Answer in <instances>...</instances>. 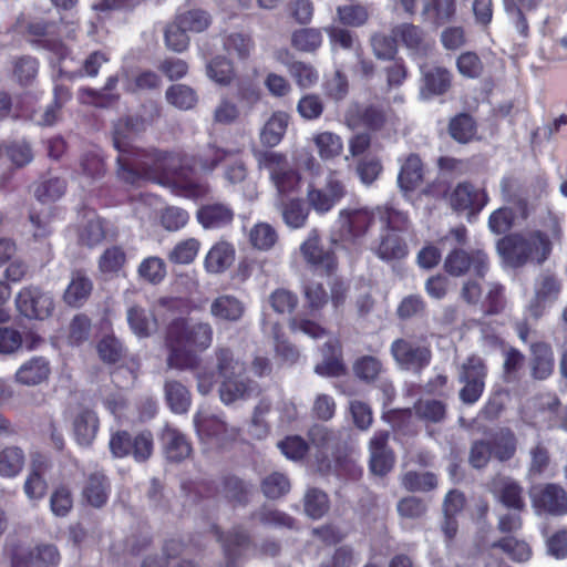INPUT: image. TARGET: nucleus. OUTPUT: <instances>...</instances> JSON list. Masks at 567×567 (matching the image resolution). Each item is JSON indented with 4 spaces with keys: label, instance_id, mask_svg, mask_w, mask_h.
Here are the masks:
<instances>
[{
    "label": "nucleus",
    "instance_id": "nucleus-1",
    "mask_svg": "<svg viewBox=\"0 0 567 567\" xmlns=\"http://www.w3.org/2000/svg\"><path fill=\"white\" fill-rule=\"evenodd\" d=\"M136 135L131 130H118V121L113 130V145L118 152L117 176L128 185L141 181L169 184L183 176L184 155L179 152L163 151L156 147H136Z\"/></svg>",
    "mask_w": 567,
    "mask_h": 567
},
{
    "label": "nucleus",
    "instance_id": "nucleus-2",
    "mask_svg": "<svg viewBox=\"0 0 567 567\" xmlns=\"http://www.w3.org/2000/svg\"><path fill=\"white\" fill-rule=\"evenodd\" d=\"M213 339L214 330L209 322L187 317L173 319L165 331L167 365L182 371L198 369L199 354L210 348Z\"/></svg>",
    "mask_w": 567,
    "mask_h": 567
},
{
    "label": "nucleus",
    "instance_id": "nucleus-3",
    "mask_svg": "<svg viewBox=\"0 0 567 567\" xmlns=\"http://www.w3.org/2000/svg\"><path fill=\"white\" fill-rule=\"evenodd\" d=\"M545 229H534L525 234L513 233L497 241V250L507 264L515 268L528 262L543 265L553 252V245L560 243L563 227L559 218L549 216Z\"/></svg>",
    "mask_w": 567,
    "mask_h": 567
},
{
    "label": "nucleus",
    "instance_id": "nucleus-4",
    "mask_svg": "<svg viewBox=\"0 0 567 567\" xmlns=\"http://www.w3.org/2000/svg\"><path fill=\"white\" fill-rule=\"evenodd\" d=\"M215 355L217 372L223 378L219 385V398L223 403L228 405L237 400L258 396L261 393L262 390L256 381L237 374L239 362L229 348H218Z\"/></svg>",
    "mask_w": 567,
    "mask_h": 567
},
{
    "label": "nucleus",
    "instance_id": "nucleus-5",
    "mask_svg": "<svg viewBox=\"0 0 567 567\" xmlns=\"http://www.w3.org/2000/svg\"><path fill=\"white\" fill-rule=\"evenodd\" d=\"M258 164L260 168L268 171L270 181L281 197L299 190L301 174L288 162L285 154L274 151L261 152L258 155Z\"/></svg>",
    "mask_w": 567,
    "mask_h": 567
},
{
    "label": "nucleus",
    "instance_id": "nucleus-6",
    "mask_svg": "<svg viewBox=\"0 0 567 567\" xmlns=\"http://www.w3.org/2000/svg\"><path fill=\"white\" fill-rule=\"evenodd\" d=\"M348 195V183L343 172L330 169L321 187L310 184L307 189V203L318 214L332 210Z\"/></svg>",
    "mask_w": 567,
    "mask_h": 567
},
{
    "label": "nucleus",
    "instance_id": "nucleus-7",
    "mask_svg": "<svg viewBox=\"0 0 567 567\" xmlns=\"http://www.w3.org/2000/svg\"><path fill=\"white\" fill-rule=\"evenodd\" d=\"M109 447L116 458L131 456L135 462L144 463L153 455L154 437L150 430L136 433L118 430L111 434Z\"/></svg>",
    "mask_w": 567,
    "mask_h": 567
},
{
    "label": "nucleus",
    "instance_id": "nucleus-8",
    "mask_svg": "<svg viewBox=\"0 0 567 567\" xmlns=\"http://www.w3.org/2000/svg\"><path fill=\"white\" fill-rule=\"evenodd\" d=\"M14 306L17 312L28 320H47L55 310L52 292L39 285L22 287L16 295Z\"/></svg>",
    "mask_w": 567,
    "mask_h": 567
},
{
    "label": "nucleus",
    "instance_id": "nucleus-9",
    "mask_svg": "<svg viewBox=\"0 0 567 567\" xmlns=\"http://www.w3.org/2000/svg\"><path fill=\"white\" fill-rule=\"evenodd\" d=\"M489 268L487 254L482 249L451 247L443 262L444 271L452 277H462L472 271L476 277L484 278Z\"/></svg>",
    "mask_w": 567,
    "mask_h": 567
},
{
    "label": "nucleus",
    "instance_id": "nucleus-10",
    "mask_svg": "<svg viewBox=\"0 0 567 567\" xmlns=\"http://www.w3.org/2000/svg\"><path fill=\"white\" fill-rule=\"evenodd\" d=\"M301 255L308 268L321 277L333 276L339 266L337 254L332 246H324L317 234L312 231L300 246Z\"/></svg>",
    "mask_w": 567,
    "mask_h": 567
},
{
    "label": "nucleus",
    "instance_id": "nucleus-11",
    "mask_svg": "<svg viewBox=\"0 0 567 567\" xmlns=\"http://www.w3.org/2000/svg\"><path fill=\"white\" fill-rule=\"evenodd\" d=\"M11 567H56L61 556L56 546L40 544L34 548L21 543H13L9 547Z\"/></svg>",
    "mask_w": 567,
    "mask_h": 567
},
{
    "label": "nucleus",
    "instance_id": "nucleus-12",
    "mask_svg": "<svg viewBox=\"0 0 567 567\" xmlns=\"http://www.w3.org/2000/svg\"><path fill=\"white\" fill-rule=\"evenodd\" d=\"M489 200L484 188H477L468 181L460 182L450 189L447 205L457 213H465L467 216L478 215Z\"/></svg>",
    "mask_w": 567,
    "mask_h": 567
},
{
    "label": "nucleus",
    "instance_id": "nucleus-13",
    "mask_svg": "<svg viewBox=\"0 0 567 567\" xmlns=\"http://www.w3.org/2000/svg\"><path fill=\"white\" fill-rule=\"evenodd\" d=\"M216 540L221 545L225 556V567H237V561L243 551L247 549L251 543L250 535L241 526L233 527L228 533H224L217 524L209 526Z\"/></svg>",
    "mask_w": 567,
    "mask_h": 567
},
{
    "label": "nucleus",
    "instance_id": "nucleus-14",
    "mask_svg": "<svg viewBox=\"0 0 567 567\" xmlns=\"http://www.w3.org/2000/svg\"><path fill=\"white\" fill-rule=\"evenodd\" d=\"M392 33L412 56L425 58L435 45V41L427 32L421 25L413 22L396 24L393 27Z\"/></svg>",
    "mask_w": 567,
    "mask_h": 567
},
{
    "label": "nucleus",
    "instance_id": "nucleus-15",
    "mask_svg": "<svg viewBox=\"0 0 567 567\" xmlns=\"http://www.w3.org/2000/svg\"><path fill=\"white\" fill-rule=\"evenodd\" d=\"M390 433L385 430L377 431L369 442V468L372 474L385 476L395 464V454L389 445Z\"/></svg>",
    "mask_w": 567,
    "mask_h": 567
},
{
    "label": "nucleus",
    "instance_id": "nucleus-16",
    "mask_svg": "<svg viewBox=\"0 0 567 567\" xmlns=\"http://www.w3.org/2000/svg\"><path fill=\"white\" fill-rule=\"evenodd\" d=\"M532 502L537 512L551 516L567 515V492L559 484L547 483L536 487Z\"/></svg>",
    "mask_w": 567,
    "mask_h": 567
},
{
    "label": "nucleus",
    "instance_id": "nucleus-17",
    "mask_svg": "<svg viewBox=\"0 0 567 567\" xmlns=\"http://www.w3.org/2000/svg\"><path fill=\"white\" fill-rule=\"evenodd\" d=\"M391 354L400 365L419 372L425 369L432 360V352L429 347L416 346L403 338L392 342Z\"/></svg>",
    "mask_w": 567,
    "mask_h": 567
},
{
    "label": "nucleus",
    "instance_id": "nucleus-18",
    "mask_svg": "<svg viewBox=\"0 0 567 567\" xmlns=\"http://www.w3.org/2000/svg\"><path fill=\"white\" fill-rule=\"evenodd\" d=\"M165 458L171 463H182L190 457L193 446L188 437L178 429L165 425L159 435Z\"/></svg>",
    "mask_w": 567,
    "mask_h": 567
},
{
    "label": "nucleus",
    "instance_id": "nucleus-19",
    "mask_svg": "<svg viewBox=\"0 0 567 567\" xmlns=\"http://www.w3.org/2000/svg\"><path fill=\"white\" fill-rule=\"evenodd\" d=\"M529 371L534 380H546L555 370V354L549 342L538 340L529 343Z\"/></svg>",
    "mask_w": 567,
    "mask_h": 567
},
{
    "label": "nucleus",
    "instance_id": "nucleus-20",
    "mask_svg": "<svg viewBox=\"0 0 567 567\" xmlns=\"http://www.w3.org/2000/svg\"><path fill=\"white\" fill-rule=\"evenodd\" d=\"M338 218L342 230L352 238H361L368 234L374 224L377 218L375 208H344L339 212Z\"/></svg>",
    "mask_w": 567,
    "mask_h": 567
},
{
    "label": "nucleus",
    "instance_id": "nucleus-21",
    "mask_svg": "<svg viewBox=\"0 0 567 567\" xmlns=\"http://www.w3.org/2000/svg\"><path fill=\"white\" fill-rule=\"evenodd\" d=\"M347 122L354 127H365L370 131H380L386 123V112L381 105L354 104L347 111Z\"/></svg>",
    "mask_w": 567,
    "mask_h": 567
},
{
    "label": "nucleus",
    "instance_id": "nucleus-22",
    "mask_svg": "<svg viewBox=\"0 0 567 567\" xmlns=\"http://www.w3.org/2000/svg\"><path fill=\"white\" fill-rule=\"evenodd\" d=\"M322 361L315 367V372L321 377H341L346 374L347 367L342 357L340 339L331 338L321 347Z\"/></svg>",
    "mask_w": 567,
    "mask_h": 567
},
{
    "label": "nucleus",
    "instance_id": "nucleus-23",
    "mask_svg": "<svg viewBox=\"0 0 567 567\" xmlns=\"http://www.w3.org/2000/svg\"><path fill=\"white\" fill-rule=\"evenodd\" d=\"M371 250L380 260L385 262L402 260L409 255L406 240L400 233L393 231H381Z\"/></svg>",
    "mask_w": 567,
    "mask_h": 567
},
{
    "label": "nucleus",
    "instance_id": "nucleus-24",
    "mask_svg": "<svg viewBox=\"0 0 567 567\" xmlns=\"http://www.w3.org/2000/svg\"><path fill=\"white\" fill-rule=\"evenodd\" d=\"M111 494V482L102 470L86 475L82 488L83 499L95 508L103 507Z\"/></svg>",
    "mask_w": 567,
    "mask_h": 567
},
{
    "label": "nucleus",
    "instance_id": "nucleus-25",
    "mask_svg": "<svg viewBox=\"0 0 567 567\" xmlns=\"http://www.w3.org/2000/svg\"><path fill=\"white\" fill-rule=\"evenodd\" d=\"M503 7L515 30L522 38H528L530 30L527 12L538 10L546 0H502Z\"/></svg>",
    "mask_w": 567,
    "mask_h": 567
},
{
    "label": "nucleus",
    "instance_id": "nucleus-26",
    "mask_svg": "<svg viewBox=\"0 0 567 567\" xmlns=\"http://www.w3.org/2000/svg\"><path fill=\"white\" fill-rule=\"evenodd\" d=\"M196 218L205 229H220L233 224L235 212L228 204L210 203L198 208Z\"/></svg>",
    "mask_w": 567,
    "mask_h": 567
},
{
    "label": "nucleus",
    "instance_id": "nucleus-27",
    "mask_svg": "<svg viewBox=\"0 0 567 567\" xmlns=\"http://www.w3.org/2000/svg\"><path fill=\"white\" fill-rule=\"evenodd\" d=\"M93 291V281L84 270H74L70 282L63 291V302L71 308H81L90 299Z\"/></svg>",
    "mask_w": 567,
    "mask_h": 567
},
{
    "label": "nucleus",
    "instance_id": "nucleus-28",
    "mask_svg": "<svg viewBox=\"0 0 567 567\" xmlns=\"http://www.w3.org/2000/svg\"><path fill=\"white\" fill-rule=\"evenodd\" d=\"M425 165L419 154H409L401 164L398 175L399 187L404 193L416 190L424 182Z\"/></svg>",
    "mask_w": 567,
    "mask_h": 567
},
{
    "label": "nucleus",
    "instance_id": "nucleus-29",
    "mask_svg": "<svg viewBox=\"0 0 567 567\" xmlns=\"http://www.w3.org/2000/svg\"><path fill=\"white\" fill-rule=\"evenodd\" d=\"M457 13L456 0H424L421 16L425 23L435 28L452 22Z\"/></svg>",
    "mask_w": 567,
    "mask_h": 567
},
{
    "label": "nucleus",
    "instance_id": "nucleus-30",
    "mask_svg": "<svg viewBox=\"0 0 567 567\" xmlns=\"http://www.w3.org/2000/svg\"><path fill=\"white\" fill-rule=\"evenodd\" d=\"M236 258L235 246L226 240L215 243L204 259V268L206 272L219 275L231 267Z\"/></svg>",
    "mask_w": 567,
    "mask_h": 567
},
{
    "label": "nucleus",
    "instance_id": "nucleus-31",
    "mask_svg": "<svg viewBox=\"0 0 567 567\" xmlns=\"http://www.w3.org/2000/svg\"><path fill=\"white\" fill-rule=\"evenodd\" d=\"M53 22L48 21H31L27 24L25 32L34 37L32 43L39 44L42 48L53 52L60 60L65 59L69 50L60 38H50L49 30Z\"/></svg>",
    "mask_w": 567,
    "mask_h": 567
},
{
    "label": "nucleus",
    "instance_id": "nucleus-32",
    "mask_svg": "<svg viewBox=\"0 0 567 567\" xmlns=\"http://www.w3.org/2000/svg\"><path fill=\"white\" fill-rule=\"evenodd\" d=\"M50 374V362L43 357H33L17 370L14 379L19 384L34 386L48 381Z\"/></svg>",
    "mask_w": 567,
    "mask_h": 567
},
{
    "label": "nucleus",
    "instance_id": "nucleus-33",
    "mask_svg": "<svg viewBox=\"0 0 567 567\" xmlns=\"http://www.w3.org/2000/svg\"><path fill=\"white\" fill-rule=\"evenodd\" d=\"M76 235L80 246L93 249L106 240L109 235V221L95 215L78 227Z\"/></svg>",
    "mask_w": 567,
    "mask_h": 567
},
{
    "label": "nucleus",
    "instance_id": "nucleus-34",
    "mask_svg": "<svg viewBox=\"0 0 567 567\" xmlns=\"http://www.w3.org/2000/svg\"><path fill=\"white\" fill-rule=\"evenodd\" d=\"M100 427V420L95 411L91 409L80 410L73 419V432L78 444L92 445Z\"/></svg>",
    "mask_w": 567,
    "mask_h": 567
},
{
    "label": "nucleus",
    "instance_id": "nucleus-35",
    "mask_svg": "<svg viewBox=\"0 0 567 567\" xmlns=\"http://www.w3.org/2000/svg\"><path fill=\"white\" fill-rule=\"evenodd\" d=\"M188 32H203L212 23L210 14L198 7H193L192 0L186 1L177 11L175 19Z\"/></svg>",
    "mask_w": 567,
    "mask_h": 567
},
{
    "label": "nucleus",
    "instance_id": "nucleus-36",
    "mask_svg": "<svg viewBox=\"0 0 567 567\" xmlns=\"http://www.w3.org/2000/svg\"><path fill=\"white\" fill-rule=\"evenodd\" d=\"M245 313L244 303L230 295L215 298L210 305V315L219 321L237 322Z\"/></svg>",
    "mask_w": 567,
    "mask_h": 567
},
{
    "label": "nucleus",
    "instance_id": "nucleus-37",
    "mask_svg": "<svg viewBox=\"0 0 567 567\" xmlns=\"http://www.w3.org/2000/svg\"><path fill=\"white\" fill-rule=\"evenodd\" d=\"M224 51L237 59L238 61H247L255 51L256 44L249 33L230 32L223 37Z\"/></svg>",
    "mask_w": 567,
    "mask_h": 567
},
{
    "label": "nucleus",
    "instance_id": "nucleus-38",
    "mask_svg": "<svg viewBox=\"0 0 567 567\" xmlns=\"http://www.w3.org/2000/svg\"><path fill=\"white\" fill-rule=\"evenodd\" d=\"M488 443L491 444L494 458L499 462H507L516 454L517 439L508 427H503L495 432L488 440Z\"/></svg>",
    "mask_w": 567,
    "mask_h": 567
},
{
    "label": "nucleus",
    "instance_id": "nucleus-39",
    "mask_svg": "<svg viewBox=\"0 0 567 567\" xmlns=\"http://www.w3.org/2000/svg\"><path fill=\"white\" fill-rule=\"evenodd\" d=\"M238 152V150L220 147L216 143H208L194 157V161L203 172L212 173L228 157L234 156Z\"/></svg>",
    "mask_w": 567,
    "mask_h": 567
},
{
    "label": "nucleus",
    "instance_id": "nucleus-40",
    "mask_svg": "<svg viewBox=\"0 0 567 567\" xmlns=\"http://www.w3.org/2000/svg\"><path fill=\"white\" fill-rule=\"evenodd\" d=\"M310 208L309 204L307 205L302 198L282 200L279 206L285 224L293 229L301 228L306 225Z\"/></svg>",
    "mask_w": 567,
    "mask_h": 567
},
{
    "label": "nucleus",
    "instance_id": "nucleus-41",
    "mask_svg": "<svg viewBox=\"0 0 567 567\" xmlns=\"http://www.w3.org/2000/svg\"><path fill=\"white\" fill-rule=\"evenodd\" d=\"M289 118V114L286 112H274L261 130V143L268 147L278 145L286 134Z\"/></svg>",
    "mask_w": 567,
    "mask_h": 567
},
{
    "label": "nucleus",
    "instance_id": "nucleus-42",
    "mask_svg": "<svg viewBox=\"0 0 567 567\" xmlns=\"http://www.w3.org/2000/svg\"><path fill=\"white\" fill-rule=\"evenodd\" d=\"M375 215L383 225L382 231L404 233L409 229V215L392 205H379Z\"/></svg>",
    "mask_w": 567,
    "mask_h": 567
},
{
    "label": "nucleus",
    "instance_id": "nucleus-43",
    "mask_svg": "<svg viewBox=\"0 0 567 567\" xmlns=\"http://www.w3.org/2000/svg\"><path fill=\"white\" fill-rule=\"evenodd\" d=\"M371 16V8L368 4L351 3L337 7L336 19L347 28H360L364 25Z\"/></svg>",
    "mask_w": 567,
    "mask_h": 567
},
{
    "label": "nucleus",
    "instance_id": "nucleus-44",
    "mask_svg": "<svg viewBox=\"0 0 567 567\" xmlns=\"http://www.w3.org/2000/svg\"><path fill=\"white\" fill-rule=\"evenodd\" d=\"M165 399L172 412L176 414L186 413L192 404L188 389L176 380H169L164 385Z\"/></svg>",
    "mask_w": 567,
    "mask_h": 567
},
{
    "label": "nucleus",
    "instance_id": "nucleus-45",
    "mask_svg": "<svg viewBox=\"0 0 567 567\" xmlns=\"http://www.w3.org/2000/svg\"><path fill=\"white\" fill-rule=\"evenodd\" d=\"M206 71L208 78L221 86H228L237 79L234 62L225 55L210 59Z\"/></svg>",
    "mask_w": 567,
    "mask_h": 567
},
{
    "label": "nucleus",
    "instance_id": "nucleus-46",
    "mask_svg": "<svg viewBox=\"0 0 567 567\" xmlns=\"http://www.w3.org/2000/svg\"><path fill=\"white\" fill-rule=\"evenodd\" d=\"M491 548H498L515 563H525L532 557V548L524 539L514 536H504L491 544Z\"/></svg>",
    "mask_w": 567,
    "mask_h": 567
},
{
    "label": "nucleus",
    "instance_id": "nucleus-47",
    "mask_svg": "<svg viewBox=\"0 0 567 567\" xmlns=\"http://www.w3.org/2000/svg\"><path fill=\"white\" fill-rule=\"evenodd\" d=\"M477 133V124L468 113H458L450 120L449 134L461 144L471 142Z\"/></svg>",
    "mask_w": 567,
    "mask_h": 567
},
{
    "label": "nucleus",
    "instance_id": "nucleus-48",
    "mask_svg": "<svg viewBox=\"0 0 567 567\" xmlns=\"http://www.w3.org/2000/svg\"><path fill=\"white\" fill-rule=\"evenodd\" d=\"M221 488L225 498L234 505H246L249 501L250 485L234 474L221 477Z\"/></svg>",
    "mask_w": 567,
    "mask_h": 567
},
{
    "label": "nucleus",
    "instance_id": "nucleus-49",
    "mask_svg": "<svg viewBox=\"0 0 567 567\" xmlns=\"http://www.w3.org/2000/svg\"><path fill=\"white\" fill-rule=\"evenodd\" d=\"M25 463V455L19 446H6L0 451V476L12 478L18 476Z\"/></svg>",
    "mask_w": 567,
    "mask_h": 567
},
{
    "label": "nucleus",
    "instance_id": "nucleus-50",
    "mask_svg": "<svg viewBox=\"0 0 567 567\" xmlns=\"http://www.w3.org/2000/svg\"><path fill=\"white\" fill-rule=\"evenodd\" d=\"M452 85V74L443 66H434L423 73V90L431 95H443Z\"/></svg>",
    "mask_w": 567,
    "mask_h": 567
},
{
    "label": "nucleus",
    "instance_id": "nucleus-51",
    "mask_svg": "<svg viewBox=\"0 0 567 567\" xmlns=\"http://www.w3.org/2000/svg\"><path fill=\"white\" fill-rule=\"evenodd\" d=\"M117 84L118 76L110 75L101 90L87 87L83 89L82 92L91 99V102L95 106L110 107L116 104L120 100V94L113 92L116 89Z\"/></svg>",
    "mask_w": 567,
    "mask_h": 567
},
{
    "label": "nucleus",
    "instance_id": "nucleus-52",
    "mask_svg": "<svg viewBox=\"0 0 567 567\" xmlns=\"http://www.w3.org/2000/svg\"><path fill=\"white\" fill-rule=\"evenodd\" d=\"M498 502L509 511L522 513L525 507L524 489L515 481L505 482L497 493Z\"/></svg>",
    "mask_w": 567,
    "mask_h": 567
},
{
    "label": "nucleus",
    "instance_id": "nucleus-53",
    "mask_svg": "<svg viewBox=\"0 0 567 567\" xmlns=\"http://www.w3.org/2000/svg\"><path fill=\"white\" fill-rule=\"evenodd\" d=\"M306 514L312 519H320L330 509V499L326 492L317 487L307 489L303 498Z\"/></svg>",
    "mask_w": 567,
    "mask_h": 567
},
{
    "label": "nucleus",
    "instance_id": "nucleus-54",
    "mask_svg": "<svg viewBox=\"0 0 567 567\" xmlns=\"http://www.w3.org/2000/svg\"><path fill=\"white\" fill-rule=\"evenodd\" d=\"M398 38L383 32H375L371 35L370 45L374 56L381 61H392L398 55Z\"/></svg>",
    "mask_w": 567,
    "mask_h": 567
},
{
    "label": "nucleus",
    "instance_id": "nucleus-55",
    "mask_svg": "<svg viewBox=\"0 0 567 567\" xmlns=\"http://www.w3.org/2000/svg\"><path fill=\"white\" fill-rule=\"evenodd\" d=\"M126 264V252L122 246L107 247L99 257L97 267L103 275H116Z\"/></svg>",
    "mask_w": 567,
    "mask_h": 567
},
{
    "label": "nucleus",
    "instance_id": "nucleus-56",
    "mask_svg": "<svg viewBox=\"0 0 567 567\" xmlns=\"http://www.w3.org/2000/svg\"><path fill=\"white\" fill-rule=\"evenodd\" d=\"M194 424L197 433L205 439H220L227 433V424L216 415L196 413Z\"/></svg>",
    "mask_w": 567,
    "mask_h": 567
},
{
    "label": "nucleus",
    "instance_id": "nucleus-57",
    "mask_svg": "<svg viewBox=\"0 0 567 567\" xmlns=\"http://www.w3.org/2000/svg\"><path fill=\"white\" fill-rule=\"evenodd\" d=\"M182 489L185 494L194 502H200L203 499L215 498L218 493V486L212 480H188L182 483Z\"/></svg>",
    "mask_w": 567,
    "mask_h": 567
},
{
    "label": "nucleus",
    "instance_id": "nucleus-58",
    "mask_svg": "<svg viewBox=\"0 0 567 567\" xmlns=\"http://www.w3.org/2000/svg\"><path fill=\"white\" fill-rule=\"evenodd\" d=\"M288 71L301 90L313 87L319 81L318 70L308 62L295 61L288 65Z\"/></svg>",
    "mask_w": 567,
    "mask_h": 567
},
{
    "label": "nucleus",
    "instance_id": "nucleus-59",
    "mask_svg": "<svg viewBox=\"0 0 567 567\" xmlns=\"http://www.w3.org/2000/svg\"><path fill=\"white\" fill-rule=\"evenodd\" d=\"M66 190V182L60 177H51L37 183L34 187L35 198L45 204L60 199Z\"/></svg>",
    "mask_w": 567,
    "mask_h": 567
},
{
    "label": "nucleus",
    "instance_id": "nucleus-60",
    "mask_svg": "<svg viewBox=\"0 0 567 567\" xmlns=\"http://www.w3.org/2000/svg\"><path fill=\"white\" fill-rule=\"evenodd\" d=\"M416 416L426 423H441L446 417V404L443 401L419 400L414 404Z\"/></svg>",
    "mask_w": 567,
    "mask_h": 567
},
{
    "label": "nucleus",
    "instance_id": "nucleus-61",
    "mask_svg": "<svg viewBox=\"0 0 567 567\" xmlns=\"http://www.w3.org/2000/svg\"><path fill=\"white\" fill-rule=\"evenodd\" d=\"M313 143L321 159L329 161L339 156L343 150L342 140L331 132H321L315 135Z\"/></svg>",
    "mask_w": 567,
    "mask_h": 567
},
{
    "label": "nucleus",
    "instance_id": "nucleus-62",
    "mask_svg": "<svg viewBox=\"0 0 567 567\" xmlns=\"http://www.w3.org/2000/svg\"><path fill=\"white\" fill-rule=\"evenodd\" d=\"M281 454L293 462L302 461L309 453V443L300 435H287L277 443Z\"/></svg>",
    "mask_w": 567,
    "mask_h": 567
},
{
    "label": "nucleus",
    "instance_id": "nucleus-63",
    "mask_svg": "<svg viewBox=\"0 0 567 567\" xmlns=\"http://www.w3.org/2000/svg\"><path fill=\"white\" fill-rule=\"evenodd\" d=\"M277 240L278 234L268 223H257L249 231V241L258 250H270Z\"/></svg>",
    "mask_w": 567,
    "mask_h": 567
},
{
    "label": "nucleus",
    "instance_id": "nucleus-64",
    "mask_svg": "<svg viewBox=\"0 0 567 567\" xmlns=\"http://www.w3.org/2000/svg\"><path fill=\"white\" fill-rule=\"evenodd\" d=\"M166 100L169 104L179 110H190L197 104V94L188 85L173 84L165 93Z\"/></svg>",
    "mask_w": 567,
    "mask_h": 567
}]
</instances>
